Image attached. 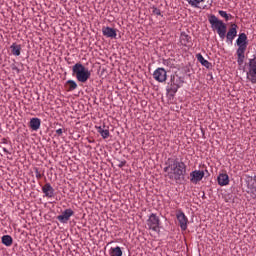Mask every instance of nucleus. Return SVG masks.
Returning a JSON list of instances; mask_svg holds the SVG:
<instances>
[{
  "instance_id": "nucleus-1",
  "label": "nucleus",
  "mask_w": 256,
  "mask_h": 256,
  "mask_svg": "<svg viewBox=\"0 0 256 256\" xmlns=\"http://www.w3.org/2000/svg\"><path fill=\"white\" fill-rule=\"evenodd\" d=\"M165 165L163 168L164 173H166L165 177L170 181H175V183L181 181L187 173V165L185 162L179 161L178 158H169Z\"/></svg>"
},
{
  "instance_id": "nucleus-2",
  "label": "nucleus",
  "mask_w": 256,
  "mask_h": 256,
  "mask_svg": "<svg viewBox=\"0 0 256 256\" xmlns=\"http://www.w3.org/2000/svg\"><path fill=\"white\" fill-rule=\"evenodd\" d=\"M208 21L210 25L216 29L217 34L222 41L226 37L227 42L233 43V40L237 37V24H232L231 28L227 32V24H225L223 20H219L217 16L211 15Z\"/></svg>"
},
{
  "instance_id": "nucleus-3",
  "label": "nucleus",
  "mask_w": 256,
  "mask_h": 256,
  "mask_svg": "<svg viewBox=\"0 0 256 256\" xmlns=\"http://www.w3.org/2000/svg\"><path fill=\"white\" fill-rule=\"evenodd\" d=\"M236 45L238 49L236 50L237 54V63L238 65H243V61H245V51H247V45H249V40L247 39V34L240 33L237 40Z\"/></svg>"
},
{
  "instance_id": "nucleus-4",
  "label": "nucleus",
  "mask_w": 256,
  "mask_h": 256,
  "mask_svg": "<svg viewBox=\"0 0 256 256\" xmlns=\"http://www.w3.org/2000/svg\"><path fill=\"white\" fill-rule=\"evenodd\" d=\"M72 74L75 75L79 83H87L91 77V71H89V68L81 64V62L76 63L72 67Z\"/></svg>"
},
{
  "instance_id": "nucleus-5",
  "label": "nucleus",
  "mask_w": 256,
  "mask_h": 256,
  "mask_svg": "<svg viewBox=\"0 0 256 256\" xmlns=\"http://www.w3.org/2000/svg\"><path fill=\"white\" fill-rule=\"evenodd\" d=\"M184 80L181 76L177 74H172L170 76V80L166 86V91L170 95V97H175V94L181 87H183Z\"/></svg>"
},
{
  "instance_id": "nucleus-6",
  "label": "nucleus",
  "mask_w": 256,
  "mask_h": 256,
  "mask_svg": "<svg viewBox=\"0 0 256 256\" xmlns=\"http://www.w3.org/2000/svg\"><path fill=\"white\" fill-rule=\"evenodd\" d=\"M246 79H248L252 85H256V56L248 60Z\"/></svg>"
},
{
  "instance_id": "nucleus-7",
  "label": "nucleus",
  "mask_w": 256,
  "mask_h": 256,
  "mask_svg": "<svg viewBox=\"0 0 256 256\" xmlns=\"http://www.w3.org/2000/svg\"><path fill=\"white\" fill-rule=\"evenodd\" d=\"M161 225V219L155 213H151L147 219V226L148 229L155 231L156 233L159 232V226Z\"/></svg>"
},
{
  "instance_id": "nucleus-8",
  "label": "nucleus",
  "mask_w": 256,
  "mask_h": 256,
  "mask_svg": "<svg viewBox=\"0 0 256 256\" xmlns=\"http://www.w3.org/2000/svg\"><path fill=\"white\" fill-rule=\"evenodd\" d=\"M176 219L180 225L181 231H187V225H189V219L185 215V212L178 210L176 213Z\"/></svg>"
},
{
  "instance_id": "nucleus-9",
  "label": "nucleus",
  "mask_w": 256,
  "mask_h": 256,
  "mask_svg": "<svg viewBox=\"0 0 256 256\" xmlns=\"http://www.w3.org/2000/svg\"><path fill=\"white\" fill-rule=\"evenodd\" d=\"M153 78L158 83H165V81H167V70H165V68H157L153 72Z\"/></svg>"
},
{
  "instance_id": "nucleus-10",
  "label": "nucleus",
  "mask_w": 256,
  "mask_h": 256,
  "mask_svg": "<svg viewBox=\"0 0 256 256\" xmlns=\"http://www.w3.org/2000/svg\"><path fill=\"white\" fill-rule=\"evenodd\" d=\"M73 215H75V212L73 211V209L68 208L65 209L61 215L57 216V219L60 223H68L69 219H71V217H73Z\"/></svg>"
},
{
  "instance_id": "nucleus-11",
  "label": "nucleus",
  "mask_w": 256,
  "mask_h": 256,
  "mask_svg": "<svg viewBox=\"0 0 256 256\" xmlns=\"http://www.w3.org/2000/svg\"><path fill=\"white\" fill-rule=\"evenodd\" d=\"M205 177V172L203 170H194L190 173V181L191 183H199Z\"/></svg>"
},
{
  "instance_id": "nucleus-12",
  "label": "nucleus",
  "mask_w": 256,
  "mask_h": 256,
  "mask_svg": "<svg viewBox=\"0 0 256 256\" xmlns=\"http://www.w3.org/2000/svg\"><path fill=\"white\" fill-rule=\"evenodd\" d=\"M180 45H182V47H187L188 49H190V47H193V41L191 40V36H189L185 32H181Z\"/></svg>"
},
{
  "instance_id": "nucleus-13",
  "label": "nucleus",
  "mask_w": 256,
  "mask_h": 256,
  "mask_svg": "<svg viewBox=\"0 0 256 256\" xmlns=\"http://www.w3.org/2000/svg\"><path fill=\"white\" fill-rule=\"evenodd\" d=\"M102 35L108 39H117V30L106 26L102 28Z\"/></svg>"
},
{
  "instance_id": "nucleus-14",
  "label": "nucleus",
  "mask_w": 256,
  "mask_h": 256,
  "mask_svg": "<svg viewBox=\"0 0 256 256\" xmlns=\"http://www.w3.org/2000/svg\"><path fill=\"white\" fill-rule=\"evenodd\" d=\"M42 193L44 194V197L51 199L55 196V189L51 186V183H46L42 187Z\"/></svg>"
},
{
  "instance_id": "nucleus-15",
  "label": "nucleus",
  "mask_w": 256,
  "mask_h": 256,
  "mask_svg": "<svg viewBox=\"0 0 256 256\" xmlns=\"http://www.w3.org/2000/svg\"><path fill=\"white\" fill-rule=\"evenodd\" d=\"M29 127L32 129V131H39V129H41V119L32 118L30 120Z\"/></svg>"
},
{
  "instance_id": "nucleus-16",
  "label": "nucleus",
  "mask_w": 256,
  "mask_h": 256,
  "mask_svg": "<svg viewBox=\"0 0 256 256\" xmlns=\"http://www.w3.org/2000/svg\"><path fill=\"white\" fill-rule=\"evenodd\" d=\"M217 181H218V185H220V187H225V185H227L229 183V175L227 174H219L217 177Z\"/></svg>"
},
{
  "instance_id": "nucleus-17",
  "label": "nucleus",
  "mask_w": 256,
  "mask_h": 256,
  "mask_svg": "<svg viewBox=\"0 0 256 256\" xmlns=\"http://www.w3.org/2000/svg\"><path fill=\"white\" fill-rule=\"evenodd\" d=\"M196 59L199 61V63H201V65H203V67H206V69H211V62L205 60L201 53L196 54Z\"/></svg>"
},
{
  "instance_id": "nucleus-18",
  "label": "nucleus",
  "mask_w": 256,
  "mask_h": 256,
  "mask_svg": "<svg viewBox=\"0 0 256 256\" xmlns=\"http://www.w3.org/2000/svg\"><path fill=\"white\" fill-rule=\"evenodd\" d=\"M2 244L5 245V247H11V245H13V237H11V235L2 236Z\"/></svg>"
},
{
  "instance_id": "nucleus-19",
  "label": "nucleus",
  "mask_w": 256,
  "mask_h": 256,
  "mask_svg": "<svg viewBox=\"0 0 256 256\" xmlns=\"http://www.w3.org/2000/svg\"><path fill=\"white\" fill-rule=\"evenodd\" d=\"M109 253H110V256H123V250H121V247L119 246L110 248Z\"/></svg>"
},
{
  "instance_id": "nucleus-20",
  "label": "nucleus",
  "mask_w": 256,
  "mask_h": 256,
  "mask_svg": "<svg viewBox=\"0 0 256 256\" xmlns=\"http://www.w3.org/2000/svg\"><path fill=\"white\" fill-rule=\"evenodd\" d=\"M10 48H11L12 54L15 55L16 57H19V55H21V45L12 44Z\"/></svg>"
},
{
  "instance_id": "nucleus-21",
  "label": "nucleus",
  "mask_w": 256,
  "mask_h": 256,
  "mask_svg": "<svg viewBox=\"0 0 256 256\" xmlns=\"http://www.w3.org/2000/svg\"><path fill=\"white\" fill-rule=\"evenodd\" d=\"M219 15L225 19V21H231L233 19V15L228 14L226 11L220 10L218 11Z\"/></svg>"
},
{
  "instance_id": "nucleus-22",
  "label": "nucleus",
  "mask_w": 256,
  "mask_h": 256,
  "mask_svg": "<svg viewBox=\"0 0 256 256\" xmlns=\"http://www.w3.org/2000/svg\"><path fill=\"white\" fill-rule=\"evenodd\" d=\"M68 91H75L77 89V82L75 80H67Z\"/></svg>"
},
{
  "instance_id": "nucleus-23",
  "label": "nucleus",
  "mask_w": 256,
  "mask_h": 256,
  "mask_svg": "<svg viewBox=\"0 0 256 256\" xmlns=\"http://www.w3.org/2000/svg\"><path fill=\"white\" fill-rule=\"evenodd\" d=\"M187 3L191 5V7L199 8L200 3H203L205 0H186Z\"/></svg>"
},
{
  "instance_id": "nucleus-24",
  "label": "nucleus",
  "mask_w": 256,
  "mask_h": 256,
  "mask_svg": "<svg viewBox=\"0 0 256 256\" xmlns=\"http://www.w3.org/2000/svg\"><path fill=\"white\" fill-rule=\"evenodd\" d=\"M152 13L153 15H157L158 17H163V14H161V10L155 6H152Z\"/></svg>"
},
{
  "instance_id": "nucleus-25",
  "label": "nucleus",
  "mask_w": 256,
  "mask_h": 256,
  "mask_svg": "<svg viewBox=\"0 0 256 256\" xmlns=\"http://www.w3.org/2000/svg\"><path fill=\"white\" fill-rule=\"evenodd\" d=\"M100 135L103 139H109V129H104Z\"/></svg>"
},
{
  "instance_id": "nucleus-26",
  "label": "nucleus",
  "mask_w": 256,
  "mask_h": 256,
  "mask_svg": "<svg viewBox=\"0 0 256 256\" xmlns=\"http://www.w3.org/2000/svg\"><path fill=\"white\" fill-rule=\"evenodd\" d=\"M118 162H119V164H118V167L121 169V168H123V167H125V165H127V161H120V160H118Z\"/></svg>"
},
{
  "instance_id": "nucleus-27",
  "label": "nucleus",
  "mask_w": 256,
  "mask_h": 256,
  "mask_svg": "<svg viewBox=\"0 0 256 256\" xmlns=\"http://www.w3.org/2000/svg\"><path fill=\"white\" fill-rule=\"evenodd\" d=\"M11 69H12V71H15L16 73L21 72V70H19V68L15 64H12Z\"/></svg>"
},
{
  "instance_id": "nucleus-28",
  "label": "nucleus",
  "mask_w": 256,
  "mask_h": 256,
  "mask_svg": "<svg viewBox=\"0 0 256 256\" xmlns=\"http://www.w3.org/2000/svg\"><path fill=\"white\" fill-rule=\"evenodd\" d=\"M36 179H41L42 175L41 172H39L38 169L35 170Z\"/></svg>"
},
{
  "instance_id": "nucleus-29",
  "label": "nucleus",
  "mask_w": 256,
  "mask_h": 256,
  "mask_svg": "<svg viewBox=\"0 0 256 256\" xmlns=\"http://www.w3.org/2000/svg\"><path fill=\"white\" fill-rule=\"evenodd\" d=\"M105 126H103V127H101V126H98V127H96V129H97V131H98V133H102V131H104L105 129H103Z\"/></svg>"
},
{
  "instance_id": "nucleus-30",
  "label": "nucleus",
  "mask_w": 256,
  "mask_h": 256,
  "mask_svg": "<svg viewBox=\"0 0 256 256\" xmlns=\"http://www.w3.org/2000/svg\"><path fill=\"white\" fill-rule=\"evenodd\" d=\"M56 134H58L59 136L63 135V129H57Z\"/></svg>"
},
{
  "instance_id": "nucleus-31",
  "label": "nucleus",
  "mask_w": 256,
  "mask_h": 256,
  "mask_svg": "<svg viewBox=\"0 0 256 256\" xmlns=\"http://www.w3.org/2000/svg\"><path fill=\"white\" fill-rule=\"evenodd\" d=\"M2 151H4L6 155H11V153L9 152V150H7V148H2Z\"/></svg>"
}]
</instances>
